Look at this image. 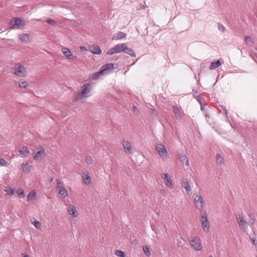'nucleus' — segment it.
I'll return each mask as SVG.
<instances>
[{
	"instance_id": "nucleus-44",
	"label": "nucleus",
	"mask_w": 257,
	"mask_h": 257,
	"mask_svg": "<svg viewBox=\"0 0 257 257\" xmlns=\"http://www.w3.org/2000/svg\"><path fill=\"white\" fill-rule=\"evenodd\" d=\"M0 164L3 166H6L7 162L4 159H0Z\"/></svg>"
},
{
	"instance_id": "nucleus-56",
	"label": "nucleus",
	"mask_w": 257,
	"mask_h": 257,
	"mask_svg": "<svg viewBox=\"0 0 257 257\" xmlns=\"http://www.w3.org/2000/svg\"><path fill=\"white\" fill-rule=\"evenodd\" d=\"M209 257H213V255H210L209 256Z\"/></svg>"
},
{
	"instance_id": "nucleus-11",
	"label": "nucleus",
	"mask_w": 257,
	"mask_h": 257,
	"mask_svg": "<svg viewBox=\"0 0 257 257\" xmlns=\"http://www.w3.org/2000/svg\"><path fill=\"white\" fill-rule=\"evenodd\" d=\"M121 144L126 152L129 154L132 153V145L128 141L123 139L121 141Z\"/></svg>"
},
{
	"instance_id": "nucleus-5",
	"label": "nucleus",
	"mask_w": 257,
	"mask_h": 257,
	"mask_svg": "<svg viewBox=\"0 0 257 257\" xmlns=\"http://www.w3.org/2000/svg\"><path fill=\"white\" fill-rule=\"evenodd\" d=\"M236 219L238 224L239 229L241 230L245 231L247 229V222L245 221L241 214L236 215Z\"/></svg>"
},
{
	"instance_id": "nucleus-47",
	"label": "nucleus",
	"mask_w": 257,
	"mask_h": 257,
	"mask_svg": "<svg viewBox=\"0 0 257 257\" xmlns=\"http://www.w3.org/2000/svg\"><path fill=\"white\" fill-rule=\"evenodd\" d=\"M222 108H223V110L224 111V113L225 114V115H226V117H227V110L226 109V108L225 107Z\"/></svg>"
},
{
	"instance_id": "nucleus-35",
	"label": "nucleus",
	"mask_w": 257,
	"mask_h": 257,
	"mask_svg": "<svg viewBox=\"0 0 257 257\" xmlns=\"http://www.w3.org/2000/svg\"><path fill=\"white\" fill-rule=\"evenodd\" d=\"M249 220L248 221V223L251 225H253L254 224L255 222V218L254 216L251 215H249Z\"/></svg>"
},
{
	"instance_id": "nucleus-17",
	"label": "nucleus",
	"mask_w": 257,
	"mask_h": 257,
	"mask_svg": "<svg viewBox=\"0 0 257 257\" xmlns=\"http://www.w3.org/2000/svg\"><path fill=\"white\" fill-rule=\"evenodd\" d=\"M126 48V45L124 43L117 44L114 46V48L115 49L116 53H120L121 52L124 51Z\"/></svg>"
},
{
	"instance_id": "nucleus-20",
	"label": "nucleus",
	"mask_w": 257,
	"mask_h": 257,
	"mask_svg": "<svg viewBox=\"0 0 257 257\" xmlns=\"http://www.w3.org/2000/svg\"><path fill=\"white\" fill-rule=\"evenodd\" d=\"M68 211L72 216L76 217L77 216V211L72 205H69L68 207Z\"/></svg>"
},
{
	"instance_id": "nucleus-23",
	"label": "nucleus",
	"mask_w": 257,
	"mask_h": 257,
	"mask_svg": "<svg viewBox=\"0 0 257 257\" xmlns=\"http://www.w3.org/2000/svg\"><path fill=\"white\" fill-rule=\"evenodd\" d=\"M124 52L130 55L131 57H135L136 56V53L131 48L127 47L126 46V49L124 50Z\"/></svg>"
},
{
	"instance_id": "nucleus-52",
	"label": "nucleus",
	"mask_w": 257,
	"mask_h": 257,
	"mask_svg": "<svg viewBox=\"0 0 257 257\" xmlns=\"http://www.w3.org/2000/svg\"><path fill=\"white\" fill-rule=\"evenodd\" d=\"M201 110H204V109H205V107H204V106H201Z\"/></svg>"
},
{
	"instance_id": "nucleus-34",
	"label": "nucleus",
	"mask_w": 257,
	"mask_h": 257,
	"mask_svg": "<svg viewBox=\"0 0 257 257\" xmlns=\"http://www.w3.org/2000/svg\"><path fill=\"white\" fill-rule=\"evenodd\" d=\"M185 243V240L184 239L180 238V239H177V245L178 247H182Z\"/></svg>"
},
{
	"instance_id": "nucleus-7",
	"label": "nucleus",
	"mask_w": 257,
	"mask_h": 257,
	"mask_svg": "<svg viewBox=\"0 0 257 257\" xmlns=\"http://www.w3.org/2000/svg\"><path fill=\"white\" fill-rule=\"evenodd\" d=\"M156 149L159 156L162 158L167 157V151L165 147L162 144H159L156 145Z\"/></svg>"
},
{
	"instance_id": "nucleus-24",
	"label": "nucleus",
	"mask_w": 257,
	"mask_h": 257,
	"mask_svg": "<svg viewBox=\"0 0 257 257\" xmlns=\"http://www.w3.org/2000/svg\"><path fill=\"white\" fill-rule=\"evenodd\" d=\"M102 74H103V72L101 71V70H100L99 71L92 74L91 76V78L92 80H97L100 77L101 75Z\"/></svg>"
},
{
	"instance_id": "nucleus-21",
	"label": "nucleus",
	"mask_w": 257,
	"mask_h": 257,
	"mask_svg": "<svg viewBox=\"0 0 257 257\" xmlns=\"http://www.w3.org/2000/svg\"><path fill=\"white\" fill-rule=\"evenodd\" d=\"M221 65V63L219 60L212 62L209 66L210 70H213L217 68Z\"/></svg>"
},
{
	"instance_id": "nucleus-55",
	"label": "nucleus",
	"mask_w": 257,
	"mask_h": 257,
	"mask_svg": "<svg viewBox=\"0 0 257 257\" xmlns=\"http://www.w3.org/2000/svg\"><path fill=\"white\" fill-rule=\"evenodd\" d=\"M197 83H198V84H200V82H199V81H198V82H197Z\"/></svg>"
},
{
	"instance_id": "nucleus-46",
	"label": "nucleus",
	"mask_w": 257,
	"mask_h": 257,
	"mask_svg": "<svg viewBox=\"0 0 257 257\" xmlns=\"http://www.w3.org/2000/svg\"><path fill=\"white\" fill-rule=\"evenodd\" d=\"M193 96L195 98H198L199 97V95H198V92L196 90H193Z\"/></svg>"
},
{
	"instance_id": "nucleus-15",
	"label": "nucleus",
	"mask_w": 257,
	"mask_h": 257,
	"mask_svg": "<svg viewBox=\"0 0 257 257\" xmlns=\"http://www.w3.org/2000/svg\"><path fill=\"white\" fill-rule=\"evenodd\" d=\"M90 52L97 55H100L101 54V50L99 46L97 45H93L89 47Z\"/></svg>"
},
{
	"instance_id": "nucleus-37",
	"label": "nucleus",
	"mask_w": 257,
	"mask_h": 257,
	"mask_svg": "<svg viewBox=\"0 0 257 257\" xmlns=\"http://www.w3.org/2000/svg\"><path fill=\"white\" fill-rule=\"evenodd\" d=\"M17 193L21 198H24L25 196L24 191L22 189L17 190Z\"/></svg>"
},
{
	"instance_id": "nucleus-12",
	"label": "nucleus",
	"mask_w": 257,
	"mask_h": 257,
	"mask_svg": "<svg viewBox=\"0 0 257 257\" xmlns=\"http://www.w3.org/2000/svg\"><path fill=\"white\" fill-rule=\"evenodd\" d=\"M178 159L182 164H185L187 166H189L188 159L182 151H181L180 153L178 154Z\"/></svg>"
},
{
	"instance_id": "nucleus-13",
	"label": "nucleus",
	"mask_w": 257,
	"mask_h": 257,
	"mask_svg": "<svg viewBox=\"0 0 257 257\" xmlns=\"http://www.w3.org/2000/svg\"><path fill=\"white\" fill-rule=\"evenodd\" d=\"M45 154L46 153L44 148L41 147L40 148V150L39 151L35 156H34V159L35 161H40V160H41V156L43 155V156H45Z\"/></svg>"
},
{
	"instance_id": "nucleus-49",
	"label": "nucleus",
	"mask_w": 257,
	"mask_h": 257,
	"mask_svg": "<svg viewBox=\"0 0 257 257\" xmlns=\"http://www.w3.org/2000/svg\"><path fill=\"white\" fill-rule=\"evenodd\" d=\"M49 182H52V181H53V178H52V177H49Z\"/></svg>"
},
{
	"instance_id": "nucleus-32",
	"label": "nucleus",
	"mask_w": 257,
	"mask_h": 257,
	"mask_svg": "<svg viewBox=\"0 0 257 257\" xmlns=\"http://www.w3.org/2000/svg\"><path fill=\"white\" fill-rule=\"evenodd\" d=\"M143 250L147 256H150L151 255L150 249L147 246H143Z\"/></svg>"
},
{
	"instance_id": "nucleus-41",
	"label": "nucleus",
	"mask_w": 257,
	"mask_h": 257,
	"mask_svg": "<svg viewBox=\"0 0 257 257\" xmlns=\"http://www.w3.org/2000/svg\"><path fill=\"white\" fill-rule=\"evenodd\" d=\"M46 22L51 26H55L56 25V22L51 19L47 20Z\"/></svg>"
},
{
	"instance_id": "nucleus-51",
	"label": "nucleus",
	"mask_w": 257,
	"mask_h": 257,
	"mask_svg": "<svg viewBox=\"0 0 257 257\" xmlns=\"http://www.w3.org/2000/svg\"><path fill=\"white\" fill-rule=\"evenodd\" d=\"M205 115L206 117H209V114L207 112H206V114Z\"/></svg>"
},
{
	"instance_id": "nucleus-48",
	"label": "nucleus",
	"mask_w": 257,
	"mask_h": 257,
	"mask_svg": "<svg viewBox=\"0 0 257 257\" xmlns=\"http://www.w3.org/2000/svg\"><path fill=\"white\" fill-rule=\"evenodd\" d=\"M80 48L81 51L86 50V47L85 46H81Z\"/></svg>"
},
{
	"instance_id": "nucleus-40",
	"label": "nucleus",
	"mask_w": 257,
	"mask_h": 257,
	"mask_svg": "<svg viewBox=\"0 0 257 257\" xmlns=\"http://www.w3.org/2000/svg\"><path fill=\"white\" fill-rule=\"evenodd\" d=\"M217 25L218 29L222 33L224 32L225 31V28L220 23H218Z\"/></svg>"
},
{
	"instance_id": "nucleus-31",
	"label": "nucleus",
	"mask_w": 257,
	"mask_h": 257,
	"mask_svg": "<svg viewBox=\"0 0 257 257\" xmlns=\"http://www.w3.org/2000/svg\"><path fill=\"white\" fill-rule=\"evenodd\" d=\"M114 254L116 255L119 256V257H125V253L124 251H123L121 250H118V249H116L115 251Z\"/></svg>"
},
{
	"instance_id": "nucleus-10",
	"label": "nucleus",
	"mask_w": 257,
	"mask_h": 257,
	"mask_svg": "<svg viewBox=\"0 0 257 257\" xmlns=\"http://www.w3.org/2000/svg\"><path fill=\"white\" fill-rule=\"evenodd\" d=\"M62 52L69 59L75 60L76 58V56L73 55L72 52L67 48H63Z\"/></svg>"
},
{
	"instance_id": "nucleus-6",
	"label": "nucleus",
	"mask_w": 257,
	"mask_h": 257,
	"mask_svg": "<svg viewBox=\"0 0 257 257\" xmlns=\"http://www.w3.org/2000/svg\"><path fill=\"white\" fill-rule=\"evenodd\" d=\"M192 247L196 250H201L202 248L201 240L198 237H193L190 241Z\"/></svg>"
},
{
	"instance_id": "nucleus-36",
	"label": "nucleus",
	"mask_w": 257,
	"mask_h": 257,
	"mask_svg": "<svg viewBox=\"0 0 257 257\" xmlns=\"http://www.w3.org/2000/svg\"><path fill=\"white\" fill-rule=\"evenodd\" d=\"M19 86L21 88H27L29 85L26 81H22L19 83Z\"/></svg>"
},
{
	"instance_id": "nucleus-33",
	"label": "nucleus",
	"mask_w": 257,
	"mask_h": 257,
	"mask_svg": "<svg viewBox=\"0 0 257 257\" xmlns=\"http://www.w3.org/2000/svg\"><path fill=\"white\" fill-rule=\"evenodd\" d=\"M36 196V192L34 191H31L27 196V200L28 201L32 200Z\"/></svg>"
},
{
	"instance_id": "nucleus-38",
	"label": "nucleus",
	"mask_w": 257,
	"mask_h": 257,
	"mask_svg": "<svg viewBox=\"0 0 257 257\" xmlns=\"http://www.w3.org/2000/svg\"><path fill=\"white\" fill-rule=\"evenodd\" d=\"M5 191L6 192L7 194L9 195L12 196L14 194V190L13 188H12L11 187L7 188V189L5 190Z\"/></svg>"
},
{
	"instance_id": "nucleus-3",
	"label": "nucleus",
	"mask_w": 257,
	"mask_h": 257,
	"mask_svg": "<svg viewBox=\"0 0 257 257\" xmlns=\"http://www.w3.org/2000/svg\"><path fill=\"white\" fill-rule=\"evenodd\" d=\"M194 202L196 207L202 212L204 211L205 203L200 195H197L194 198Z\"/></svg>"
},
{
	"instance_id": "nucleus-19",
	"label": "nucleus",
	"mask_w": 257,
	"mask_h": 257,
	"mask_svg": "<svg viewBox=\"0 0 257 257\" xmlns=\"http://www.w3.org/2000/svg\"><path fill=\"white\" fill-rule=\"evenodd\" d=\"M82 178L84 183L85 185H89L91 182V178L88 174V172H87L86 174L84 173L82 174Z\"/></svg>"
},
{
	"instance_id": "nucleus-53",
	"label": "nucleus",
	"mask_w": 257,
	"mask_h": 257,
	"mask_svg": "<svg viewBox=\"0 0 257 257\" xmlns=\"http://www.w3.org/2000/svg\"><path fill=\"white\" fill-rule=\"evenodd\" d=\"M255 50L256 52H255L254 53H255V56L257 57V48H256L255 49Z\"/></svg>"
},
{
	"instance_id": "nucleus-39",
	"label": "nucleus",
	"mask_w": 257,
	"mask_h": 257,
	"mask_svg": "<svg viewBox=\"0 0 257 257\" xmlns=\"http://www.w3.org/2000/svg\"><path fill=\"white\" fill-rule=\"evenodd\" d=\"M86 162L87 164H92L93 163V159L91 156H88L85 159Z\"/></svg>"
},
{
	"instance_id": "nucleus-27",
	"label": "nucleus",
	"mask_w": 257,
	"mask_h": 257,
	"mask_svg": "<svg viewBox=\"0 0 257 257\" xmlns=\"http://www.w3.org/2000/svg\"><path fill=\"white\" fill-rule=\"evenodd\" d=\"M249 238L251 240L253 244L257 246V237L256 235L253 233L252 234L249 235Z\"/></svg>"
},
{
	"instance_id": "nucleus-9",
	"label": "nucleus",
	"mask_w": 257,
	"mask_h": 257,
	"mask_svg": "<svg viewBox=\"0 0 257 257\" xmlns=\"http://www.w3.org/2000/svg\"><path fill=\"white\" fill-rule=\"evenodd\" d=\"M10 25L12 27L17 26L20 28L21 26L24 27L25 25V24L21 19L18 18H14L10 21Z\"/></svg>"
},
{
	"instance_id": "nucleus-54",
	"label": "nucleus",
	"mask_w": 257,
	"mask_h": 257,
	"mask_svg": "<svg viewBox=\"0 0 257 257\" xmlns=\"http://www.w3.org/2000/svg\"><path fill=\"white\" fill-rule=\"evenodd\" d=\"M23 257H29V256L28 255V254H26L23 255Z\"/></svg>"
},
{
	"instance_id": "nucleus-50",
	"label": "nucleus",
	"mask_w": 257,
	"mask_h": 257,
	"mask_svg": "<svg viewBox=\"0 0 257 257\" xmlns=\"http://www.w3.org/2000/svg\"><path fill=\"white\" fill-rule=\"evenodd\" d=\"M133 109L134 110V111H135V110L137 109V106H134L133 107Z\"/></svg>"
},
{
	"instance_id": "nucleus-22",
	"label": "nucleus",
	"mask_w": 257,
	"mask_h": 257,
	"mask_svg": "<svg viewBox=\"0 0 257 257\" xmlns=\"http://www.w3.org/2000/svg\"><path fill=\"white\" fill-rule=\"evenodd\" d=\"M30 35L28 34H21L19 35V38L23 42H28Z\"/></svg>"
},
{
	"instance_id": "nucleus-1",
	"label": "nucleus",
	"mask_w": 257,
	"mask_h": 257,
	"mask_svg": "<svg viewBox=\"0 0 257 257\" xmlns=\"http://www.w3.org/2000/svg\"><path fill=\"white\" fill-rule=\"evenodd\" d=\"M91 86L89 83L84 84L81 87V92L77 94L74 97V100L76 101H80L83 97H86V95L90 92Z\"/></svg>"
},
{
	"instance_id": "nucleus-45",
	"label": "nucleus",
	"mask_w": 257,
	"mask_h": 257,
	"mask_svg": "<svg viewBox=\"0 0 257 257\" xmlns=\"http://www.w3.org/2000/svg\"><path fill=\"white\" fill-rule=\"evenodd\" d=\"M244 40H245V43H246V44L252 42L251 38L249 36H245L244 37Z\"/></svg>"
},
{
	"instance_id": "nucleus-29",
	"label": "nucleus",
	"mask_w": 257,
	"mask_h": 257,
	"mask_svg": "<svg viewBox=\"0 0 257 257\" xmlns=\"http://www.w3.org/2000/svg\"><path fill=\"white\" fill-rule=\"evenodd\" d=\"M31 166L28 163L22 164V169L24 172L28 173L30 171Z\"/></svg>"
},
{
	"instance_id": "nucleus-25",
	"label": "nucleus",
	"mask_w": 257,
	"mask_h": 257,
	"mask_svg": "<svg viewBox=\"0 0 257 257\" xmlns=\"http://www.w3.org/2000/svg\"><path fill=\"white\" fill-rule=\"evenodd\" d=\"M126 37V34L122 32H118L116 34L115 36L112 38V40H119L121 38H124Z\"/></svg>"
},
{
	"instance_id": "nucleus-16",
	"label": "nucleus",
	"mask_w": 257,
	"mask_h": 257,
	"mask_svg": "<svg viewBox=\"0 0 257 257\" xmlns=\"http://www.w3.org/2000/svg\"><path fill=\"white\" fill-rule=\"evenodd\" d=\"M181 186L186 189L188 193L191 191V188L187 179H182L181 181Z\"/></svg>"
},
{
	"instance_id": "nucleus-26",
	"label": "nucleus",
	"mask_w": 257,
	"mask_h": 257,
	"mask_svg": "<svg viewBox=\"0 0 257 257\" xmlns=\"http://www.w3.org/2000/svg\"><path fill=\"white\" fill-rule=\"evenodd\" d=\"M173 109L174 114L177 118H180V111L179 109L175 105L173 106Z\"/></svg>"
},
{
	"instance_id": "nucleus-8",
	"label": "nucleus",
	"mask_w": 257,
	"mask_h": 257,
	"mask_svg": "<svg viewBox=\"0 0 257 257\" xmlns=\"http://www.w3.org/2000/svg\"><path fill=\"white\" fill-rule=\"evenodd\" d=\"M57 188L58 189V193L59 194L62 196L64 198L66 197L68 195L67 191L66 188L64 187L62 185V183L59 180H57Z\"/></svg>"
},
{
	"instance_id": "nucleus-4",
	"label": "nucleus",
	"mask_w": 257,
	"mask_h": 257,
	"mask_svg": "<svg viewBox=\"0 0 257 257\" xmlns=\"http://www.w3.org/2000/svg\"><path fill=\"white\" fill-rule=\"evenodd\" d=\"M201 220L202 222V226L205 232H208L210 230L209 222L207 219V214L206 211H203L201 213Z\"/></svg>"
},
{
	"instance_id": "nucleus-14",
	"label": "nucleus",
	"mask_w": 257,
	"mask_h": 257,
	"mask_svg": "<svg viewBox=\"0 0 257 257\" xmlns=\"http://www.w3.org/2000/svg\"><path fill=\"white\" fill-rule=\"evenodd\" d=\"M114 69V65L112 63H107L103 65L101 67V70L104 73L107 71L113 70Z\"/></svg>"
},
{
	"instance_id": "nucleus-42",
	"label": "nucleus",
	"mask_w": 257,
	"mask_h": 257,
	"mask_svg": "<svg viewBox=\"0 0 257 257\" xmlns=\"http://www.w3.org/2000/svg\"><path fill=\"white\" fill-rule=\"evenodd\" d=\"M116 52L115 51V49L114 48V47L111 48L110 49H109L107 52V55H113V54H116Z\"/></svg>"
},
{
	"instance_id": "nucleus-30",
	"label": "nucleus",
	"mask_w": 257,
	"mask_h": 257,
	"mask_svg": "<svg viewBox=\"0 0 257 257\" xmlns=\"http://www.w3.org/2000/svg\"><path fill=\"white\" fill-rule=\"evenodd\" d=\"M216 161L218 164H222L224 162V159L221 157L220 154H217L216 155Z\"/></svg>"
},
{
	"instance_id": "nucleus-43",
	"label": "nucleus",
	"mask_w": 257,
	"mask_h": 257,
	"mask_svg": "<svg viewBox=\"0 0 257 257\" xmlns=\"http://www.w3.org/2000/svg\"><path fill=\"white\" fill-rule=\"evenodd\" d=\"M34 225L37 229L40 228L41 226V223L38 221H35L34 223Z\"/></svg>"
},
{
	"instance_id": "nucleus-2",
	"label": "nucleus",
	"mask_w": 257,
	"mask_h": 257,
	"mask_svg": "<svg viewBox=\"0 0 257 257\" xmlns=\"http://www.w3.org/2000/svg\"><path fill=\"white\" fill-rule=\"evenodd\" d=\"M14 70V74L18 76L24 77L26 75V68L20 63H17L15 64Z\"/></svg>"
},
{
	"instance_id": "nucleus-18",
	"label": "nucleus",
	"mask_w": 257,
	"mask_h": 257,
	"mask_svg": "<svg viewBox=\"0 0 257 257\" xmlns=\"http://www.w3.org/2000/svg\"><path fill=\"white\" fill-rule=\"evenodd\" d=\"M164 179L165 180V183L166 185L169 187H172L173 185L172 181L170 176L169 175L168 173H165L164 174Z\"/></svg>"
},
{
	"instance_id": "nucleus-28",
	"label": "nucleus",
	"mask_w": 257,
	"mask_h": 257,
	"mask_svg": "<svg viewBox=\"0 0 257 257\" xmlns=\"http://www.w3.org/2000/svg\"><path fill=\"white\" fill-rule=\"evenodd\" d=\"M19 153L21 155H26L27 154H29L30 153V151L28 149L27 147L24 146L21 150L19 151Z\"/></svg>"
}]
</instances>
